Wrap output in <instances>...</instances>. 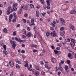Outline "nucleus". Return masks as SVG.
Here are the masks:
<instances>
[{"label": "nucleus", "instance_id": "obj_1", "mask_svg": "<svg viewBox=\"0 0 76 76\" xmlns=\"http://www.w3.org/2000/svg\"><path fill=\"white\" fill-rule=\"evenodd\" d=\"M13 9H12L11 6H9L7 11V15H9L10 13H11L13 12Z\"/></svg>", "mask_w": 76, "mask_h": 76}, {"label": "nucleus", "instance_id": "obj_2", "mask_svg": "<svg viewBox=\"0 0 76 76\" xmlns=\"http://www.w3.org/2000/svg\"><path fill=\"white\" fill-rule=\"evenodd\" d=\"M71 42L70 43V45L72 47H74L75 45V39H72L71 40Z\"/></svg>", "mask_w": 76, "mask_h": 76}, {"label": "nucleus", "instance_id": "obj_3", "mask_svg": "<svg viewBox=\"0 0 76 76\" xmlns=\"http://www.w3.org/2000/svg\"><path fill=\"white\" fill-rule=\"evenodd\" d=\"M15 39L17 41L19 42H20V43L22 44H23V41L22 40L18 38V37H15Z\"/></svg>", "mask_w": 76, "mask_h": 76}, {"label": "nucleus", "instance_id": "obj_4", "mask_svg": "<svg viewBox=\"0 0 76 76\" xmlns=\"http://www.w3.org/2000/svg\"><path fill=\"white\" fill-rule=\"evenodd\" d=\"M64 69L67 73H69V70L68 69H69V66L67 65H65V66Z\"/></svg>", "mask_w": 76, "mask_h": 76}, {"label": "nucleus", "instance_id": "obj_5", "mask_svg": "<svg viewBox=\"0 0 76 76\" xmlns=\"http://www.w3.org/2000/svg\"><path fill=\"white\" fill-rule=\"evenodd\" d=\"M12 18H13V14H11L10 15L9 17V22H11V20H12Z\"/></svg>", "mask_w": 76, "mask_h": 76}, {"label": "nucleus", "instance_id": "obj_6", "mask_svg": "<svg viewBox=\"0 0 76 76\" xmlns=\"http://www.w3.org/2000/svg\"><path fill=\"white\" fill-rule=\"evenodd\" d=\"M51 2H52V0H47L46 1V2L48 6H50V3H51Z\"/></svg>", "mask_w": 76, "mask_h": 76}, {"label": "nucleus", "instance_id": "obj_7", "mask_svg": "<svg viewBox=\"0 0 76 76\" xmlns=\"http://www.w3.org/2000/svg\"><path fill=\"white\" fill-rule=\"evenodd\" d=\"M52 61L53 63H56V62H57V60H56V58H52Z\"/></svg>", "mask_w": 76, "mask_h": 76}, {"label": "nucleus", "instance_id": "obj_8", "mask_svg": "<svg viewBox=\"0 0 76 76\" xmlns=\"http://www.w3.org/2000/svg\"><path fill=\"white\" fill-rule=\"evenodd\" d=\"M36 16L37 18H38L39 16V12L38 10L36 11Z\"/></svg>", "mask_w": 76, "mask_h": 76}, {"label": "nucleus", "instance_id": "obj_9", "mask_svg": "<svg viewBox=\"0 0 76 76\" xmlns=\"http://www.w3.org/2000/svg\"><path fill=\"white\" fill-rule=\"evenodd\" d=\"M69 28H70L71 29H72V30H74L75 29V28H74V26L72 25L70 26Z\"/></svg>", "mask_w": 76, "mask_h": 76}, {"label": "nucleus", "instance_id": "obj_10", "mask_svg": "<svg viewBox=\"0 0 76 76\" xmlns=\"http://www.w3.org/2000/svg\"><path fill=\"white\" fill-rule=\"evenodd\" d=\"M9 63L10 65L11 66H12V67L13 66V65L14 64H13V62H12V61H10Z\"/></svg>", "mask_w": 76, "mask_h": 76}, {"label": "nucleus", "instance_id": "obj_11", "mask_svg": "<svg viewBox=\"0 0 76 76\" xmlns=\"http://www.w3.org/2000/svg\"><path fill=\"white\" fill-rule=\"evenodd\" d=\"M13 16H14V18L15 19H17V16L16 14V13L15 12L14 13Z\"/></svg>", "mask_w": 76, "mask_h": 76}, {"label": "nucleus", "instance_id": "obj_12", "mask_svg": "<svg viewBox=\"0 0 76 76\" xmlns=\"http://www.w3.org/2000/svg\"><path fill=\"white\" fill-rule=\"evenodd\" d=\"M16 46V44L15 43H13L12 45V47L13 48L15 49Z\"/></svg>", "mask_w": 76, "mask_h": 76}, {"label": "nucleus", "instance_id": "obj_13", "mask_svg": "<svg viewBox=\"0 0 76 76\" xmlns=\"http://www.w3.org/2000/svg\"><path fill=\"white\" fill-rule=\"evenodd\" d=\"M31 35L32 34H31V33H28L27 34V36L28 37H31Z\"/></svg>", "mask_w": 76, "mask_h": 76}, {"label": "nucleus", "instance_id": "obj_14", "mask_svg": "<svg viewBox=\"0 0 76 76\" xmlns=\"http://www.w3.org/2000/svg\"><path fill=\"white\" fill-rule=\"evenodd\" d=\"M35 66L36 70H39V67L37 65H35Z\"/></svg>", "mask_w": 76, "mask_h": 76}, {"label": "nucleus", "instance_id": "obj_15", "mask_svg": "<svg viewBox=\"0 0 76 76\" xmlns=\"http://www.w3.org/2000/svg\"><path fill=\"white\" fill-rule=\"evenodd\" d=\"M39 73L38 71H36L35 72V75L36 76H38V75H39Z\"/></svg>", "mask_w": 76, "mask_h": 76}, {"label": "nucleus", "instance_id": "obj_16", "mask_svg": "<svg viewBox=\"0 0 76 76\" xmlns=\"http://www.w3.org/2000/svg\"><path fill=\"white\" fill-rule=\"evenodd\" d=\"M55 70L56 71H58L60 70V68L58 67H56L55 69Z\"/></svg>", "mask_w": 76, "mask_h": 76}, {"label": "nucleus", "instance_id": "obj_17", "mask_svg": "<svg viewBox=\"0 0 76 76\" xmlns=\"http://www.w3.org/2000/svg\"><path fill=\"white\" fill-rule=\"evenodd\" d=\"M3 53H4V54H5V55H7V51L6 50H4L3 51Z\"/></svg>", "mask_w": 76, "mask_h": 76}, {"label": "nucleus", "instance_id": "obj_18", "mask_svg": "<svg viewBox=\"0 0 76 76\" xmlns=\"http://www.w3.org/2000/svg\"><path fill=\"white\" fill-rule=\"evenodd\" d=\"M61 25H65V21H61Z\"/></svg>", "mask_w": 76, "mask_h": 76}, {"label": "nucleus", "instance_id": "obj_19", "mask_svg": "<svg viewBox=\"0 0 76 76\" xmlns=\"http://www.w3.org/2000/svg\"><path fill=\"white\" fill-rule=\"evenodd\" d=\"M50 33L49 32H46V35L47 37H49V35H50Z\"/></svg>", "mask_w": 76, "mask_h": 76}, {"label": "nucleus", "instance_id": "obj_20", "mask_svg": "<svg viewBox=\"0 0 76 76\" xmlns=\"http://www.w3.org/2000/svg\"><path fill=\"white\" fill-rule=\"evenodd\" d=\"M22 31L23 34H24L25 35V34H26V31H25V29H23L22 30Z\"/></svg>", "mask_w": 76, "mask_h": 76}, {"label": "nucleus", "instance_id": "obj_21", "mask_svg": "<svg viewBox=\"0 0 76 76\" xmlns=\"http://www.w3.org/2000/svg\"><path fill=\"white\" fill-rule=\"evenodd\" d=\"M72 56V55L71 53H69L68 54V56L69 57V58H70V57H71Z\"/></svg>", "mask_w": 76, "mask_h": 76}, {"label": "nucleus", "instance_id": "obj_22", "mask_svg": "<svg viewBox=\"0 0 76 76\" xmlns=\"http://www.w3.org/2000/svg\"><path fill=\"white\" fill-rule=\"evenodd\" d=\"M3 31H4V32L5 33H6V32H7V30L6 28H4Z\"/></svg>", "mask_w": 76, "mask_h": 76}, {"label": "nucleus", "instance_id": "obj_23", "mask_svg": "<svg viewBox=\"0 0 76 76\" xmlns=\"http://www.w3.org/2000/svg\"><path fill=\"white\" fill-rule=\"evenodd\" d=\"M60 30L61 31H64V28L63 27H62L60 28Z\"/></svg>", "mask_w": 76, "mask_h": 76}, {"label": "nucleus", "instance_id": "obj_24", "mask_svg": "<svg viewBox=\"0 0 76 76\" xmlns=\"http://www.w3.org/2000/svg\"><path fill=\"white\" fill-rule=\"evenodd\" d=\"M15 67H16V68H17V69H19V68H20V66H19V65L18 64H17L16 65Z\"/></svg>", "mask_w": 76, "mask_h": 76}, {"label": "nucleus", "instance_id": "obj_25", "mask_svg": "<svg viewBox=\"0 0 76 76\" xmlns=\"http://www.w3.org/2000/svg\"><path fill=\"white\" fill-rule=\"evenodd\" d=\"M41 2L42 4H44V0H39Z\"/></svg>", "mask_w": 76, "mask_h": 76}, {"label": "nucleus", "instance_id": "obj_26", "mask_svg": "<svg viewBox=\"0 0 76 76\" xmlns=\"http://www.w3.org/2000/svg\"><path fill=\"white\" fill-rule=\"evenodd\" d=\"M17 6H18V4L16 3L14 4L13 5V6L14 7H16Z\"/></svg>", "mask_w": 76, "mask_h": 76}, {"label": "nucleus", "instance_id": "obj_27", "mask_svg": "<svg viewBox=\"0 0 76 76\" xmlns=\"http://www.w3.org/2000/svg\"><path fill=\"white\" fill-rule=\"evenodd\" d=\"M54 51L55 53V54H57L58 53V51L57 50H54Z\"/></svg>", "mask_w": 76, "mask_h": 76}, {"label": "nucleus", "instance_id": "obj_28", "mask_svg": "<svg viewBox=\"0 0 76 76\" xmlns=\"http://www.w3.org/2000/svg\"><path fill=\"white\" fill-rule=\"evenodd\" d=\"M30 6L31 8H34V6L33 4H31L30 5Z\"/></svg>", "mask_w": 76, "mask_h": 76}, {"label": "nucleus", "instance_id": "obj_29", "mask_svg": "<svg viewBox=\"0 0 76 76\" xmlns=\"http://www.w3.org/2000/svg\"><path fill=\"white\" fill-rule=\"evenodd\" d=\"M13 9L14 11L15 12H16V11L17 10V8H16V7H14Z\"/></svg>", "mask_w": 76, "mask_h": 76}, {"label": "nucleus", "instance_id": "obj_30", "mask_svg": "<svg viewBox=\"0 0 76 76\" xmlns=\"http://www.w3.org/2000/svg\"><path fill=\"white\" fill-rule=\"evenodd\" d=\"M31 23H34V19H32L31 20Z\"/></svg>", "mask_w": 76, "mask_h": 76}, {"label": "nucleus", "instance_id": "obj_31", "mask_svg": "<svg viewBox=\"0 0 76 76\" xmlns=\"http://www.w3.org/2000/svg\"><path fill=\"white\" fill-rule=\"evenodd\" d=\"M22 12V9H20L18 11V14H20Z\"/></svg>", "mask_w": 76, "mask_h": 76}, {"label": "nucleus", "instance_id": "obj_32", "mask_svg": "<svg viewBox=\"0 0 76 76\" xmlns=\"http://www.w3.org/2000/svg\"><path fill=\"white\" fill-rule=\"evenodd\" d=\"M17 19L16 18H14L12 20V22H13V23H15V22H16V20Z\"/></svg>", "mask_w": 76, "mask_h": 76}, {"label": "nucleus", "instance_id": "obj_33", "mask_svg": "<svg viewBox=\"0 0 76 76\" xmlns=\"http://www.w3.org/2000/svg\"><path fill=\"white\" fill-rule=\"evenodd\" d=\"M3 48L4 49V50H6V45H4Z\"/></svg>", "mask_w": 76, "mask_h": 76}, {"label": "nucleus", "instance_id": "obj_34", "mask_svg": "<svg viewBox=\"0 0 76 76\" xmlns=\"http://www.w3.org/2000/svg\"><path fill=\"white\" fill-rule=\"evenodd\" d=\"M28 6L26 5L24 8L25 10H27V9H28Z\"/></svg>", "mask_w": 76, "mask_h": 76}, {"label": "nucleus", "instance_id": "obj_35", "mask_svg": "<svg viewBox=\"0 0 76 76\" xmlns=\"http://www.w3.org/2000/svg\"><path fill=\"white\" fill-rule=\"evenodd\" d=\"M70 42V39H66V42Z\"/></svg>", "mask_w": 76, "mask_h": 76}, {"label": "nucleus", "instance_id": "obj_36", "mask_svg": "<svg viewBox=\"0 0 76 76\" xmlns=\"http://www.w3.org/2000/svg\"><path fill=\"white\" fill-rule=\"evenodd\" d=\"M35 26V24L34 23H31V24H30V26Z\"/></svg>", "mask_w": 76, "mask_h": 76}, {"label": "nucleus", "instance_id": "obj_37", "mask_svg": "<svg viewBox=\"0 0 76 76\" xmlns=\"http://www.w3.org/2000/svg\"><path fill=\"white\" fill-rule=\"evenodd\" d=\"M66 62L68 64H69L70 63V61L69 60H67L66 61Z\"/></svg>", "mask_w": 76, "mask_h": 76}, {"label": "nucleus", "instance_id": "obj_38", "mask_svg": "<svg viewBox=\"0 0 76 76\" xmlns=\"http://www.w3.org/2000/svg\"><path fill=\"white\" fill-rule=\"evenodd\" d=\"M46 15V13L43 12L42 13V16H45Z\"/></svg>", "mask_w": 76, "mask_h": 76}, {"label": "nucleus", "instance_id": "obj_39", "mask_svg": "<svg viewBox=\"0 0 76 76\" xmlns=\"http://www.w3.org/2000/svg\"><path fill=\"white\" fill-rule=\"evenodd\" d=\"M59 70H60V71H61V72H62L63 71V68L61 67H60L59 68Z\"/></svg>", "mask_w": 76, "mask_h": 76}, {"label": "nucleus", "instance_id": "obj_40", "mask_svg": "<svg viewBox=\"0 0 76 76\" xmlns=\"http://www.w3.org/2000/svg\"><path fill=\"white\" fill-rule=\"evenodd\" d=\"M60 20L61 22H63V21H64V20L62 18H61L60 19Z\"/></svg>", "mask_w": 76, "mask_h": 76}, {"label": "nucleus", "instance_id": "obj_41", "mask_svg": "<svg viewBox=\"0 0 76 76\" xmlns=\"http://www.w3.org/2000/svg\"><path fill=\"white\" fill-rule=\"evenodd\" d=\"M23 23H26V20L25 19H23Z\"/></svg>", "mask_w": 76, "mask_h": 76}, {"label": "nucleus", "instance_id": "obj_42", "mask_svg": "<svg viewBox=\"0 0 76 76\" xmlns=\"http://www.w3.org/2000/svg\"><path fill=\"white\" fill-rule=\"evenodd\" d=\"M21 53L22 54H24V53H25V51L24 50H22L21 51Z\"/></svg>", "mask_w": 76, "mask_h": 76}, {"label": "nucleus", "instance_id": "obj_43", "mask_svg": "<svg viewBox=\"0 0 76 76\" xmlns=\"http://www.w3.org/2000/svg\"><path fill=\"white\" fill-rule=\"evenodd\" d=\"M13 72H12L10 73V76H13Z\"/></svg>", "mask_w": 76, "mask_h": 76}, {"label": "nucleus", "instance_id": "obj_44", "mask_svg": "<svg viewBox=\"0 0 76 76\" xmlns=\"http://www.w3.org/2000/svg\"><path fill=\"white\" fill-rule=\"evenodd\" d=\"M10 42L11 44H15V42L12 41V40H10Z\"/></svg>", "mask_w": 76, "mask_h": 76}, {"label": "nucleus", "instance_id": "obj_45", "mask_svg": "<svg viewBox=\"0 0 76 76\" xmlns=\"http://www.w3.org/2000/svg\"><path fill=\"white\" fill-rule=\"evenodd\" d=\"M28 66V63H26V64L24 66L26 67H27Z\"/></svg>", "mask_w": 76, "mask_h": 76}, {"label": "nucleus", "instance_id": "obj_46", "mask_svg": "<svg viewBox=\"0 0 76 76\" xmlns=\"http://www.w3.org/2000/svg\"><path fill=\"white\" fill-rule=\"evenodd\" d=\"M74 14H75L76 13V9H74L73 11Z\"/></svg>", "mask_w": 76, "mask_h": 76}, {"label": "nucleus", "instance_id": "obj_47", "mask_svg": "<svg viewBox=\"0 0 76 76\" xmlns=\"http://www.w3.org/2000/svg\"><path fill=\"white\" fill-rule=\"evenodd\" d=\"M40 64L41 65H44V62H43V61H40Z\"/></svg>", "mask_w": 76, "mask_h": 76}, {"label": "nucleus", "instance_id": "obj_48", "mask_svg": "<svg viewBox=\"0 0 76 76\" xmlns=\"http://www.w3.org/2000/svg\"><path fill=\"white\" fill-rule=\"evenodd\" d=\"M51 25L53 26V27H55V25L53 23H51Z\"/></svg>", "mask_w": 76, "mask_h": 76}, {"label": "nucleus", "instance_id": "obj_49", "mask_svg": "<svg viewBox=\"0 0 76 76\" xmlns=\"http://www.w3.org/2000/svg\"><path fill=\"white\" fill-rule=\"evenodd\" d=\"M41 74L42 75H45V72L43 71L41 72Z\"/></svg>", "mask_w": 76, "mask_h": 76}, {"label": "nucleus", "instance_id": "obj_50", "mask_svg": "<svg viewBox=\"0 0 76 76\" xmlns=\"http://www.w3.org/2000/svg\"><path fill=\"white\" fill-rule=\"evenodd\" d=\"M42 53L43 54H45V51L44 50H42Z\"/></svg>", "mask_w": 76, "mask_h": 76}, {"label": "nucleus", "instance_id": "obj_51", "mask_svg": "<svg viewBox=\"0 0 76 76\" xmlns=\"http://www.w3.org/2000/svg\"><path fill=\"white\" fill-rule=\"evenodd\" d=\"M70 14H74V12H73V11H71L70 12Z\"/></svg>", "mask_w": 76, "mask_h": 76}, {"label": "nucleus", "instance_id": "obj_52", "mask_svg": "<svg viewBox=\"0 0 76 76\" xmlns=\"http://www.w3.org/2000/svg\"><path fill=\"white\" fill-rule=\"evenodd\" d=\"M13 35H14V36H15V35H16V31H14L13 32Z\"/></svg>", "mask_w": 76, "mask_h": 76}, {"label": "nucleus", "instance_id": "obj_53", "mask_svg": "<svg viewBox=\"0 0 76 76\" xmlns=\"http://www.w3.org/2000/svg\"><path fill=\"white\" fill-rule=\"evenodd\" d=\"M49 6V5H48L46 6V8L47 9H49L50 8V7Z\"/></svg>", "mask_w": 76, "mask_h": 76}, {"label": "nucleus", "instance_id": "obj_54", "mask_svg": "<svg viewBox=\"0 0 76 76\" xmlns=\"http://www.w3.org/2000/svg\"><path fill=\"white\" fill-rule=\"evenodd\" d=\"M61 64H64V61H61Z\"/></svg>", "mask_w": 76, "mask_h": 76}, {"label": "nucleus", "instance_id": "obj_55", "mask_svg": "<svg viewBox=\"0 0 76 76\" xmlns=\"http://www.w3.org/2000/svg\"><path fill=\"white\" fill-rule=\"evenodd\" d=\"M61 74V72H58V75L59 76H60V74Z\"/></svg>", "mask_w": 76, "mask_h": 76}, {"label": "nucleus", "instance_id": "obj_56", "mask_svg": "<svg viewBox=\"0 0 76 76\" xmlns=\"http://www.w3.org/2000/svg\"><path fill=\"white\" fill-rule=\"evenodd\" d=\"M17 63L19 64H22V62L20 61H18V62H17Z\"/></svg>", "mask_w": 76, "mask_h": 76}, {"label": "nucleus", "instance_id": "obj_57", "mask_svg": "<svg viewBox=\"0 0 76 76\" xmlns=\"http://www.w3.org/2000/svg\"><path fill=\"white\" fill-rule=\"evenodd\" d=\"M56 49L57 50H59L60 49V48L59 47H58L56 48Z\"/></svg>", "mask_w": 76, "mask_h": 76}, {"label": "nucleus", "instance_id": "obj_58", "mask_svg": "<svg viewBox=\"0 0 76 76\" xmlns=\"http://www.w3.org/2000/svg\"><path fill=\"white\" fill-rule=\"evenodd\" d=\"M3 7V5L1 4H0V7Z\"/></svg>", "mask_w": 76, "mask_h": 76}, {"label": "nucleus", "instance_id": "obj_59", "mask_svg": "<svg viewBox=\"0 0 76 76\" xmlns=\"http://www.w3.org/2000/svg\"><path fill=\"white\" fill-rule=\"evenodd\" d=\"M27 29L28 31H30V30H31V28L29 27H28L27 28Z\"/></svg>", "mask_w": 76, "mask_h": 76}, {"label": "nucleus", "instance_id": "obj_60", "mask_svg": "<svg viewBox=\"0 0 76 76\" xmlns=\"http://www.w3.org/2000/svg\"><path fill=\"white\" fill-rule=\"evenodd\" d=\"M51 48L52 50H54V46L52 45L51 46Z\"/></svg>", "mask_w": 76, "mask_h": 76}, {"label": "nucleus", "instance_id": "obj_61", "mask_svg": "<svg viewBox=\"0 0 76 76\" xmlns=\"http://www.w3.org/2000/svg\"><path fill=\"white\" fill-rule=\"evenodd\" d=\"M45 67H46V68H47L48 67V65H47V64H45Z\"/></svg>", "mask_w": 76, "mask_h": 76}, {"label": "nucleus", "instance_id": "obj_62", "mask_svg": "<svg viewBox=\"0 0 76 76\" xmlns=\"http://www.w3.org/2000/svg\"><path fill=\"white\" fill-rule=\"evenodd\" d=\"M24 9V6H23L21 7V9Z\"/></svg>", "mask_w": 76, "mask_h": 76}, {"label": "nucleus", "instance_id": "obj_63", "mask_svg": "<svg viewBox=\"0 0 76 76\" xmlns=\"http://www.w3.org/2000/svg\"><path fill=\"white\" fill-rule=\"evenodd\" d=\"M52 36L53 37H55L56 36V34H53Z\"/></svg>", "mask_w": 76, "mask_h": 76}, {"label": "nucleus", "instance_id": "obj_64", "mask_svg": "<svg viewBox=\"0 0 76 76\" xmlns=\"http://www.w3.org/2000/svg\"><path fill=\"white\" fill-rule=\"evenodd\" d=\"M33 29H37V26H34Z\"/></svg>", "mask_w": 76, "mask_h": 76}]
</instances>
